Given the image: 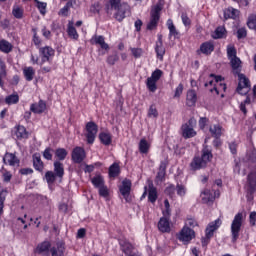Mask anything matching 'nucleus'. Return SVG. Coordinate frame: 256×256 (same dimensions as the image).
Masks as SVG:
<instances>
[{"instance_id":"nucleus-1","label":"nucleus","mask_w":256,"mask_h":256,"mask_svg":"<svg viewBox=\"0 0 256 256\" xmlns=\"http://www.w3.org/2000/svg\"><path fill=\"white\" fill-rule=\"evenodd\" d=\"M123 0H109L108 1V9H112L115 12L114 17L116 21H123L126 17L131 15V7L126 2H122Z\"/></svg>"},{"instance_id":"nucleus-2","label":"nucleus","mask_w":256,"mask_h":256,"mask_svg":"<svg viewBox=\"0 0 256 256\" xmlns=\"http://www.w3.org/2000/svg\"><path fill=\"white\" fill-rule=\"evenodd\" d=\"M213 159V153L211 152V148L209 146L204 145L202 149L201 157L195 156L190 163V167L192 171H199V169H203L207 167L209 161Z\"/></svg>"},{"instance_id":"nucleus-3","label":"nucleus","mask_w":256,"mask_h":256,"mask_svg":"<svg viewBox=\"0 0 256 256\" xmlns=\"http://www.w3.org/2000/svg\"><path fill=\"white\" fill-rule=\"evenodd\" d=\"M243 223H245V213L238 212L231 223L230 231L232 235V243H236L237 239H239V235L241 233V227H243Z\"/></svg>"},{"instance_id":"nucleus-4","label":"nucleus","mask_w":256,"mask_h":256,"mask_svg":"<svg viewBox=\"0 0 256 256\" xmlns=\"http://www.w3.org/2000/svg\"><path fill=\"white\" fill-rule=\"evenodd\" d=\"M221 223V219H216L208 224L205 230V237H203L201 240L202 247H207L208 243L211 242V238H213L215 231L221 227Z\"/></svg>"},{"instance_id":"nucleus-5","label":"nucleus","mask_w":256,"mask_h":256,"mask_svg":"<svg viewBox=\"0 0 256 256\" xmlns=\"http://www.w3.org/2000/svg\"><path fill=\"white\" fill-rule=\"evenodd\" d=\"M196 123L197 121H195L194 118H190L188 123L182 125V137H184V139H191L197 135V132L193 129V125Z\"/></svg>"},{"instance_id":"nucleus-6","label":"nucleus","mask_w":256,"mask_h":256,"mask_svg":"<svg viewBox=\"0 0 256 256\" xmlns=\"http://www.w3.org/2000/svg\"><path fill=\"white\" fill-rule=\"evenodd\" d=\"M237 75L239 79L237 93H239V95H247V93H249V89H251L249 79L245 77L241 72Z\"/></svg>"},{"instance_id":"nucleus-7","label":"nucleus","mask_w":256,"mask_h":256,"mask_svg":"<svg viewBox=\"0 0 256 256\" xmlns=\"http://www.w3.org/2000/svg\"><path fill=\"white\" fill-rule=\"evenodd\" d=\"M97 131H99V127L97 126V124H95V122H88L86 124V140L87 143H89L90 145H92V143H95V137H97Z\"/></svg>"},{"instance_id":"nucleus-8","label":"nucleus","mask_w":256,"mask_h":256,"mask_svg":"<svg viewBox=\"0 0 256 256\" xmlns=\"http://www.w3.org/2000/svg\"><path fill=\"white\" fill-rule=\"evenodd\" d=\"M179 241H182L184 245L190 243L193 239H195V231L187 226H184L178 235Z\"/></svg>"},{"instance_id":"nucleus-9","label":"nucleus","mask_w":256,"mask_h":256,"mask_svg":"<svg viewBox=\"0 0 256 256\" xmlns=\"http://www.w3.org/2000/svg\"><path fill=\"white\" fill-rule=\"evenodd\" d=\"M159 13H161V6L156 5L154 9L151 11V18L149 23L147 24V29L149 31H153V29H157V25L160 19Z\"/></svg>"},{"instance_id":"nucleus-10","label":"nucleus","mask_w":256,"mask_h":256,"mask_svg":"<svg viewBox=\"0 0 256 256\" xmlns=\"http://www.w3.org/2000/svg\"><path fill=\"white\" fill-rule=\"evenodd\" d=\"M119 191L126 203H131V180L125 179L119 186Z\"/></svg>"},{"instance_id":"nucleus-11","label":"nucleus","mask_w":256,"mask_h":256,"mask_svg":"<svg viewBox=\"0 0 256 256\" xmlns=\"http://www.w3.org/2000/svg\"><path fill=\"white\" fill-rule=\"evenodd\" d=\"M157 37H158V40L156 41L155 53H156L157 59H159V61H163V57H165V46H163V35L158 34Z\"/></svg>"},{"instance_id":"nucleus-12","label":"nucleus","mask_w":256,"mask_h":256,"mask_svg":"<svg viewBox=\"0 0 256 256\" xmlns=\"http://www.w3.org/2000/svg\"><path fill=\"white\" fill-rule=\"evenodd\" d=\"M87 155L85 154V149L81 147H75L72 151V161L74 163H83Z\"/></svg>"},{"instance_id":"nucleus-13","label":"nucleus","mask_w":256,"mask_h":256,"mask_svg":"<svg viewBox=\"0 0 256 256\" xmlns=\"http://www.w3.org/2000/svg\"><path fill=\"white\" fill-rule=\"evenodd\" d=\"M119 245H120V250L126 256H129L130 254H132L135 249V246H133V244H131V242H129L127 239H120Z\"/></svg>"},{"instance_id":"nucleus-14","label":"nucleus","mask_w":256,"mask_h":256,"mask_svg":"<svg viewBox=\"0 0 256 256\" xmlns=\"http://www.w3.org/2000/svg\"><path fill=\"white\" fill-rule=\"evenodd\" d=\"M40 55L42 57V62L51 61V57L55 55V50L49 46L40 48Z\"/></svg>"},{"instance_id":"nucleus-15","label":"nucleus","mask_w":256,"mask_h":256,"mask_svg":"<svg viewBox=\"0 0 256 256\" xmlns=\"http://www.w3.org/2000/svg\"><path fill=\"white\" fill-rule=\"evenodd\" d=\"M3 163L15 167L16 165L19 166L20 161L15 154L7 152L3 157Z\"/></svg>"},{"instance_id":"nucleus-16","label":"nucleus","mask_w":256,"mask_h":256,"mask_svg":"<svg viewBox=\"0 0 256 256\" xmlns=\"http://www.w3.org/2000/svg\"><path fill=\"white\" fill-rule=\"evenodd\" d=\"M241 15V11L238 9H235L233 7H228L224 10V19H233L234 21H237Z\"/></svg>"},{"instance_id":"nucleus-17","label":"nucleus","mask_w":256,"mask_h":256,"mask_svg":"<svg viewBox=\"0 0 256 256\" xmlns=\"http://www.w3.org/2000/svg\"><path fill=\"white\" fill-rule=\"evenodd\" d=\"M45 109H47V104L43 100H40L38 103H33L30 106V111L37 115H41V113H45Z\"/></svg>"},{"instance_id":"nucleus-18","label":"nucleus","mask_w":256,"mask_h":256,"mask_svg":"<svg viewBox=\"0 0 256 256\" xmlns=\"http://www.w3.org/2000/svg\"><path fill=\"white\" fill-rule=\"evenodd\" d=\"M49 249H51V242L44 241L37 245L35 253H38V255L49 256Z\"/></svg>"},{"instance_id":"nucleus-19","label":"nucleus","mask_w":256,"mask_h":256,"mask_svg":"<svg viewBox=\"0 0 256 256\" xmlns=\"http://www.w3.org/2000/svg\"><path fill=\"white\" fill-rule=\"evenodd\" d=\"M51 256H65V244L57 242L56 245L50 248Z\"/></svg>"},{"instance_id":"nucleus-20","label":"nucleus","mask_w":256,"mask_h":256,"mask_svg":"<svg viewBox=\"0 0 256 256\" xmlns=\"http://www.w3.org/2000/svg\"><path fill=\"white\" fill-rule=\"evenodd\" d=\"M158 229L161 233H170L171 232V224L169 223V217H162L158 222Z\"/></svg>"},{"instance_id":"nucleus-21","label":"nucleus","mask_w":256,"mask_h":256,"mask_svg":"<svg viewBox=\"0 0 256 256\" xmlns=\"http://www.w3.org/2000/svg\"><path fill=\"white\" fill-rule=\"evenodd\" d=\"M209 132L215 139H220L223 135V126L220 124H212L209 127Z\"/></svg>"},{"instance_id":"nucleus-22","label":"nucleus","mask_w":256,"mask_h":256,"mask_svg":"<svg viewBox=\"0 0 256 256\" xmlns=\"http://www.w3.org/2000/svg\"><path fill=\"white\" fill-rule=\"evenodd\" d=\"M90 43H92V45H100L101 49H109V44L105 43V37L103 36H99V35H95L92 37V39L90 40Z\"/></svg>"},{"instance_id":"nucleus-23","label":"nucleus","mask_w":256,"mask_h":256,"mask_svg":"<svg viewBox=\"0 0 256 256\" xmlns=\"http://www.w3.org/2000/svg\"><path fill=\"white\" fill-rule=\"evenodd\" d=\"M199 51L203 55H211V52L215 51V45H213V42H204L200 45Z\"/></svg>"},{"instance_id":"nucleus-24","label":"nucleus","mask_w":256,"mask_h":256,"mask_svg":"<svg viewBox=\"0 0 256 256\" xmlns=\"http://www.w3.org/2000/svg\"><path fill=\"white\" fill-rule=\"evenodd\" d=\"M14 135L17 139H20V140L29 138V132H27V129L21 125H19L15 128Z\"/></svg>"},{"instance_id":"nucleus-25","label":"nucleus","mask_w":256,"mask_h":256,"mask_svg":"<svg viewBox=\"0 0 256 256\" xmlns=\"http://www.w3.org/2000/svg\"><path fill=\"white\" fill-rule=\"evenodd\" d=\"M197 103V92L195 90H189L186 95V105L193 107Z\"/></svg>"},{"instance_id":"nucleus-26","label":"nucleus","mask_w":256,"mask_h":256,"mask_svg":"<svg viewBox=\"0 0 256 256\" xmlns=\"http://www.w3.org/2000/svg\"><path fill=\"white\" fill-rule=\"evenodd\" d=\"M67 33L70 39H73L74 41L79 39V33H77V29H75L73 21L68 22Z\"/></svg>"},{"instance_id":"nucleus-27","label":"nucleus","mask_w":256,"mask_h":256,"mask_svg":"<svg viewBox=\"0 0 256 256\" xmlns=\"http://www.w3.org/2000/svg\"><path fill=\"white\" fill-rule=\"evenodd\" d=\"M230 65L234 75L241 73V59L239 57L236 56V58L230 59Z\"/></svg>"},{"instance_id":"nucleus-28","label":"nucleus","mask_w":256,"mask_h":256,"mask_svg":"<svg viewBox=\"0 0 256 256\" xmlns=\"http://www.w3.org/2000/svg\"><path fill=\"white\" fill-rule=\"evenodd\" d=\"M54 174H56V177H59V179H63V175H65V168L60 161L54 162Z\"/></svg>"},{"instance_id":"nucleus-29","label":"nucleus","mask_w":256,"mask_h":256,"mask_svg":"<svg viewBox=\"0 0 256 256\" xmlns=\"http://www.w3.org/2000/svg\"><path fill=\"white\" fill-rule=\"evenodd\" d=\"M166 25L169 30V37H174V39L179 38V32L177 31V27H175V24H173V20L168 19Z\"/></svg>"},{"instance_id":"nucleus-30","label":"nucleus","mask_w":256,"mask_h":256,"mask_svg":"<svg viewBox=\"0 0 256 256\" xmlns=\"http://www.w3.org/2000/svg\"><path fill=\"white\" fill-rule=\"evenodd\" d=\"M166 171H167V161H162L160 163L156 179L158 181H163L165 179Z\"/></svg>"},{"instance_id":"nucleus-31","label":"nucleus","mask_w":256,"mask_h":256,"mask_svg":"<svg viewBox=\"0 0 256 256\" xmlns=\"http://www.w3.org/2000/svg\"><path fill=\"white\" fill-rule=\"evenodd\" d=\"M148 189V201L155 203L157 201V188L153 186V183H149Z\"/></svg>"},{"instance_id":"nucleus-32","label":"nucleus","mask_w":256,"mask_h":256,"mask_svg":"<svg viewBox=\"0 0 256 256\" xmlns=\"http://www.w3.org/2000/svg\"><path fill=\"white\" fill-rule=\"evenodd\" d=\"M0 51L2 53H11L13 51V44L5 39L0 40Z\"/></svg>"},{"instance_id":"nucleus-33","label":"nucleus","mask_w":256,"mask_h":256,"mask_svg":"<svg viewBox=\"0 0 256 256\" xmlns=\"http://www.w3.org/2000/svg\"><path fill=\"white\" fill-rule=\"evenodd\" d=\"M203 203H211V201H215V195L211 192V190L206 189L201 193Z\"/></svg>"},{"instance_id":"nucleus-34","label":"nucleus","mask_w":256,"mask_h":256,"mask_svg":"<svg viewBox=\"0 0 256 256\" xmlns=\"http://www.w3.org/2000/svg\"><path fill=\"white\" fill-rule=\"evenodd\" d=\"M138 147H139L140 153L147 155V153H149V149L151 148V145L149 144V142H147L145 138H142L139 142Z\"/></svg>"},{"instance_id":"nucleus-35","label":"nucleus","mask_w":256,"mask_h":256,"mask_svg":"<svg viewBox=\"0 0 256 256\" xmlns=\"http://www.w3.org/2000/svg\"><path fill=\"white\" fill-rule=\"evenodd\" d=\"M223 37H227V30L224 26H219L213 34V39H223Z\"/></svg>"},{"instance_id":"nucleus-36","label":"nucleus","mask_w":256,"mask_h":256,"mask_svg":"<svg viewBox=\"0 0 256 256\" xmlns=\"http://www.w3.org/2000/svg\"><path fill=\"white\" fill-rule=\"evenodd\" d=\"M23 75L26 81H31L35 77V69L31 66L23 69Z\"/></svg>"},{"instance_id":"nucleus-37","label":"nucleus","mask_w":256,"mask_h":256,"mask_svg":"<svg viewBox=\"0 0 256 256\" xmlns=\"http://www.w3.org/2000/svg\"><path fill=\"white\" fill-rule=\"evenodd\" d=\"M99 139L103 145H109L113 141L111 134L107 132H101Z\"/></svg>"},{"instance_id":"nucleus-38","label":"nucleus","mask_w":256,"mask_h":256,"mask_svg":"<svg viewBox=\"0 0 256 256\" xmlns=\"http://www.w3.org/2000/svg\"><path fill=\"white\" fill-rule=\"evenodd\" d=\"M67 155H69V152L65 150V148H57L55 150V157L58 159V161H65L67 158Z\"/></svg>"},{"instance_id":"nucleus-39","label":"nucleus","mask_w":256,"mask_h":256,"mask_svg":"<svg viewBox=\"0 0 256 256\" xmlns=\"http://www.w3.org/2000/svg\"><path fill=\"white\" fill-rule=\"evenodd\" d=\"M7 77V66L5 62L0 59V87H3V79Z\"/></svg>"},{"instance_id":"nucleus-40","label":"nucleus","mask_w":256,"mask_h":256,"mask_svg":"<svg viewBox=\"0 0 256 256\" xmlns=\"http://www.w3.org/2000/svg\"><path fill=\"white\" fill-rule=\"evenodd\" d=\"M248 185L250 187V193L256 191V173H250L248 175Z\"/></svg>"},{"instance_id":"nucleus-41","label":"nucleus","mask_w":256,"mask_h":256,"mask_svg":"<svg viewBox=\"0 0 256 256\" xmlns=\"http://www.w3.org/2000/svg\"><path fill=\"white\" fill-rule=\"evenodd\" d=\"M73 3H75L73 0L68 1L66 5L62 9H60L58 15H60L61 17H67L69 15V9L73 7Z\"/></svg>"},{"instance_id":"nucleus-42","label":"nucleus","mask_w":256,"mask_h":256,"mask_svg":"<svg viewBox=\"0 0 256 256\" xmlns=\"http://www.w3.org/2000/svg\"><path fill=\"white\" fill-rule=\"evenodd\" d=\"M33 165L36 171H43V161H41V156L37 154L33 156Z\"/></svg>"},{"instance_id":"nucleus-43","label":"nucleus","mask_w":256,"mask_h":256,"mask_svg":"<svg viewBox=\"0 0 256 256\" xmlns=\"http://www.w3.org/2000/svg\"><path fill=\"white\" fill-rule=\"evenodd\" d=\"M6 105H17L19 103V94L14 93L5 98Z\"/></svg>"},{"instance_id":"nucleus-44","label":"nucleus","mask_w":256,"mask_h":256,"mask_svg":"<svg viewBox=\"0 0 256 256\" xmlns=\"http://www.w3.org/2000/svg\"><path fill=\"white\" fill-rule=\"evenodd\" d=\"M246 25L248 28H250L252 31H256V14H250L248 16Z\"/></svg>"},{"instance_id":"nucleus-45","label":"nucleus","mask_w":256,"mask_h":256,"mask_svg":"<svg viewBox=\"0 0 256 256\" xmlns=\"http://www.w3.org/2000/svg\"><path fill=\"white\" fill-rule=\"evenodd\" d=\"M91 181L94 187H96V189H99L100 187H103V185H105V180L101 175L93 177Z\"/></svg>"},{"instance_id":"nucleus-46","label":"nucleus","mask_w":256,"mask_h":256,"mask_svg":"<svg viewBox=\"0 0 256 256\" xmlns=\"http://www.w3.org/2000/svg\"><path fill=\"white\" fill-rule=\"evenodd\" d=\"M146 86L151 93H155V91H157V81L152 80L150 77H148L146 80Z\"/></svg>"},{"instance_id":"nucleus-47","label":"nucleus","mask_w":256,"mask_h":256,"mask_svg":"<svg viewBox=\"0 0 256 256\" xmlns=\"http://www.w3.org/2000/svg\"><path fill=\"white\" fill-rule=\"evenodd\" d=\"M120 173L119 164L114 163L109 167L110 177H118Z\"/></svg>"},{"instance_id":"nucleus-48","label":"nucleus","mask_w":256,"mask_h":256,"mask_svg":"<svg viewBox=\"0 0 256 256\" xmlns=\"http://www.w3.org/2000/svg\"><path fill=\"white\" fill-rule=\"evenodd\" d=\"M12 15L16 19H23V8H21V7L17 6V5L13 6Z\"/></svg>"},{"instance_id":"nucleus-49","label":"nucleus","mask_w":256,"mask_h":256,"mask_svg":"<svg viewBox=\"0 0 256 256\" xmlns=\"http://www.w3.org/2000/svg\"><path fill=\"white\" fill-rule=\"evenodd\" d=\"M176 193L179 197H185L187 195V188L183 184L176 185Z\"/></svg>"},{"instance_id":"nucleus-50","label":"nucleus","mask_w":256,"mask_h":256,"mask_svg":"<svg viewBox=\"0 0 256 256\" xmlns=\"http://www.w3.org/2000/svg\"><path fill=\"white\" fill-rule=\"evenodd\" d=\"M227 57L229 61L237 57V50L235 49V46H227Z\"/></svg>"},{"instance_id":"nucleus-51","label":"nucleus","mask_w":256,"mask_h":256,"mask_svg":"<svg viewBox=\"0 0 256 256\" xmlns=\"http://www.w3.org/2000/svg\"><path fill=\"white\" fill-rule=\"evenodd\" d=\"M148 117H150V119H157V117H159V112H157L155 105L150 106L148 110Z\"/></svg>"},{"instance_id":"nucleus-52","label":"nucleus","mask_w":256,"mask_h":256,"mask_svg":"<svg viewBox=\"0 0 256 256\" xmlns=\"http://www.w3.org/2000/svg\"><path fill=\"white\" fill-rule=\"evenodd\" d=\"M163 77V71L161 69H156L154 72H152L150 79L153 81H159Z\"/></svg>"},{"instance_id":"nucleus-53","label":"nucleus","mask_w":256,"mask_h":256,"mask_svg":"<svg viewBox=\"0 0 256 256\" xmlns=\"http://www.w3.org/2000/svg\"><path fill=\"white\" fill-rule=\"evenodd\" d=\"M6 197H7V190H2L0 192V215L1 213H3V207H4Z\"/></svg>"},{"instance_id":"nucleus-54","label":"nucleus","mask_w":256,"mask_h":256,"mask_svg":"<svg viewBox=\"0 0 256 256\" xmlns=\"http://www.w3.org/2000/svg\"><path fill=\"white\" fill-rule=\"evenodd\" d=\"M165 210H163L164 217H171V205L169 204V200H164Z\"/></svg>"},{"instance_id":"nucleus-55","label":"nucleus","mask_w":256,"mask_h":256,"mask_svg":"<svg viewBox=\"0 0 256 256\" xmlns=\"http://www.w3.org/2000/svg\"><path fill=\"white\" fill-rule=\"evenodd\" d=\"M37 3V7L42 15H45L47 9V3L40 2L39 0H34Z\"/></svg>"},{"instance_id":"nucleus-56","label":"nucleus","mask_w":256,"mask_h":256,"mask_svg":"<svg viewBox=\"0 0 256 256\" xmlns=\"http://www.w3.org/2000/svg\"><path fill=\"white\" fill-rule=\"evenodd\" d=\"M237 39H245L247 37V29L245 27L239 28L236 32Z\"/></svg>"},{"instance_id":"nucleus-57","label":"nucleus","mask_w":256,"mask_h":256,"mask_svg":"<svg viewBox=\"0 0 256 256\" xmlns=\"http://www.w3.org/2000/svg\"><path fill=\"white\" fill-rule=\"evenodd\" d=\"M45 177L47 183H55V177H57V175L53 171H47Z\"/></svg>"},{"instance_id":"nucleus-58","label":"nucleus","mask_w":256,"mask_h":256,"mask_svg":"<svg viewBox=\"0 0 256 256\" xmlns=\"http://www.w3.org/2000/svg\"><path fill=\"white\" fill-rule=\"evenodd\" d=\"M2 178L4 183H11V179H13V174L6 170L2 174Z\"/></svg>"},{"instance_id":"nucleus-59","label":"nucleus","mask_w":256,"mask_h":256,"mask_svg":"<svg viewBox=\"0 0 256 256\" xmlns=\"http://www.w3.org/2000/svg\"><path fill=\"white\" fill-rule=\"evenodd\" d=\"M131 53L135 59H139L143 55V49L141 48H131Z\"/></svg>"},{"instance_id":"nucleus-60","label":"nucleus","mask_w":256,"mask_h":256,"mask_svg":"<svg viewBox=\"0 0 256 256\" xmlns=\"http://www.w3.org/2000/svg\"><path fill=\"white\" fill-rule=\"evenodd\" d=\"M181 20L185 27H189V25H191V19L187 16V13L183 12L181 14Z\"/></svg>"},{"instance_id":"nucleus-61","label":"nucleus","mask_w":256,"mask_h":256,"mask_svg":"<svg viewBox=\"0 0 256 256\" xmlns=\"http://www.w3.org/2000/svg\"><path fill=\"white\" fill-rule=\"evenodd\" d=\"M53 149L51 148H46L43 152V157L44 159H47V161H51L53 159Z\"/></svg>"},{"instance_id":"nucleus-62","label":"nucleus","mask_w":256,"mask_h":256,"mask_svg":"<svg viewBox=\"0 0 256 256\" xmlns=\"http://www.w3.org/2000/svg\"><path fill=\"white\" fill-rule=\"evenodd\" d=\"M118 61H119V56L117 54L110 55L107 58L108 65H115V63Z\"/></svg>"},{"instance_id":"nucleus-63","label":"nucleus","mask_w":256,"mask_h":256,"mask_svg":"<svg viewBox=\"0 0 256 256\" xmlns=\"http://www.w3.org/2000/svg\"><path fill=\"white\" fill-rule=\"evenodd\" d=\"M99 189V196L100 197H109V189H107V186L103 185L100 186Z\"/></svg>"},{"instance_id":"nucleus-64","label":"nucleus","mask_w":256,"mask_h":256,"mask_svg":"<svg viewBox=\"0 0 256 256\" xmlns=\"http://www.w3.org/2000/svg\"><path fill=\"white\" fill-rule=\"evenodd\" d=\"M32 32H33L34 45H36V46L41 45V38H39V36L37 35V29L36 28L32 29Z\"/></svg>"}]
</instances>
